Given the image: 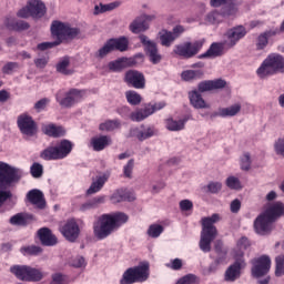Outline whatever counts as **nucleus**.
<instances>
[{"mask_svg": "<svg viewBox=\"0 0 284 284\" xmlns=\"http://www.w3.org/2000/svg\"><path fill=\"white\" fill-rule=\"evenodd\" d=\"M128 221L130 216L123 212L104 213L93 223V234L98 241H103Z\"/></svg>", "mask_w": 284, "mask_h": 284, "instance_id": "nucleus-1", "label": "nucleus"}, {"mask_svg": "<svg viewBox=\"0 0 284 284\" xmlns=\"http://www.w3.org/2000/svg\"><path fill=\"white\" fill-rule=\"evenodd\" d=\"M51 33L53 37H57V41L39 43L37 48L41 52L57 48V45H61L63 39H74L75 37H79L81 30L79 28H72L68 23L55 20L51 24Z\"/></svg>", "mask_w": 284, "mask_h": 284, "instance_id": "nucleus-2", "label": "nucleus"}, {"mask_svg": "<svg viewBox=\"0 0 284 284\" xmlns=\"http://www.w3.org/2000/svg\"><path fill=\"white\" fill-rule=\"evenodd\" d=\"M219 221H221V216L216 213H214L212 216L202 219V232L199 245L200 250L205 254H207V252H212V241H214L219 234L214 223H219Z\"/></svg>", "mask_w": 284, "mask_h": 284, "instance_id": "nucleus-3", "label": "nucleus"}, {"mask_svg": "<svg viewBox=\"0 0 284 284\" xmlns=\"http://www.w3.org/2000/svg\"><path fill=\"white\" fill-rule=\"evenodd\" d=\"M74 144L70 140H61L57 146H48L40 153L43 161H61L70 156Z\"/></svg>", "mask_w": 284, "mask_h": 284, "instance_id": "nucleus-4", "label": "nucleus"}, {"mask_svg": "<svg viewBox=\"0 0 284 284\" xmlns=\"http://www.w3.org/2000/svg\"><path fill=\"white\" fill-rule=\"evenodd\" d=\"M150 278V262H140L138 266L129 267L122 275L120 284L145 283Z\"/></svg>", "mask_w": 284, "mask_h": 284, "instance_id": "nucleus-5", "label": "nucleus"}, {"mask_svg": "<svg viewBox=\"0 0 284 284\" xmlns=\"http://www.w3.org/2000/svg\"><path fill=\"white\" fill-rule=\"evenodd\" d=\"M257 77L265 79V77H272L277 72L284 73V58L278 53L270 54L257 69Z\"/></svg>", "mask_w": 284, "mask_h": 284, "instance_id": "nucleus-6", "label": "nucleus"}, {"mask_svg": "<svg viewBox=\"0 0 284 284\" xmlns=\"http://www.w3.org/2000/svg\"><path fill=\"white\" fill-rule=\"evenodd\" d=\"M10 272L14 274L19 281H26L27 283H39V281H43V272L32 266L13 265L10 267Z\"/></svg>", "mask_w": 284, "mask_h": 284, "instance_id": "nucleus-7", "label": "nucleus"}, {"mask_svg": "<svg viewBox=\"0 0 284 284\" xmlns=\"http://www.w3.org/2000/svg\"><path fill=\"white\" fill-rule=\"evenodd\" d=\"M204 43L205 40H197L195 42H184L183 44L175 45L173 52L174 54H178V57H182V59H192V57H196V54L201 52V49L203 48Z\"/></svg>", "mask_w": 284, "mask_h": 284, "instance_id": "nucleus-8", "label": "nucleus"}, {"mask_svg": "<svg viewBox=\"0 0 284 284\" xmlns=\"http://www.w3.org/2000/svg\"><path fill=\"white\" fill-rule=\"evenodd\" d=\"M239 14V8L236 4L230 3L223 6L220 10H215L207 14V21L210 23H222L223 19H234Z\"/></svg>", "mask_w": 284, "mask_h": 284, "instance_id": "nucleus-9", "label": "nucleus"}, {"mask_svg": "<svg viewBox=\"0 0 284 284\" xmlns=\"http://www.w3.org/2000/svg\"><path fill=\"white\" fill-rule=\"evenodd\" d=\"M251 274L253 278H262V276H267L270 270L272 268V260L267 255H262L252 261Z\"/></svg>", "mask_w": 284, "mask_h": 284, "instance_id": "nucleus-10", "label": "nucleus"}, {"mask_svg": "<svg viewBox=\"0 0 284 284\" xmlns=\"http://www.w3.org/2000/svg\"><path fill=\"white\" fill-rule=\"evenodd\" d=\"M17 125L24 136H34L39 131L37 122L32 119V115L28 113H22L18 116Z\"/></svg>", "mask_w": 284, "mask_h": 284, "instance_id": "nucleus-11", "label": "nucleus"}, {"mask_svg": "<svg viewBox=\"0 0 284 284\" xmlns=\"http://www.w3.org/2000/svg\"><path fill=\"white\" fill-rule=\"evenodd\" d=\"M165 108V102H156L154 104L149 103L143 109H139L135 112H131L130 119L136 123L140 121H145L148 116H152L154 112H159V110H163Z\"/></svg>", "mask_w": 284, "mask_h": 284, "instance_id": "nucleus-12", "label": "nucleus"}, {"mask_svg": "<svg viewBox=\"0 0 284 284\" xmlns=\"http://www.w3.org/2000/svg\"><path fill=\"white\" fill-rule=\"evenodd\" d=\"M84 94H85V91L83 90L70 89L64 94V98L57 95L55 100L62 108H72V105H74L75 103H79V101L83 99Z\"/></svg>", "mask_w": 284, "mask_h": 284, "instance_id": "nucleus-13", "label": "nucleus"}, {"mask_svg": "<svg viewBox=\"0 0 284 284\" xmlns=\"http://www.w3.org/2000/svg\"><path fill=\"white\" fill-rule=\"evenodd\" d=\"M139 39L142 45H144L145 52L151 63H153L154 65H156L158 63H161V59H163V57L161 55V53H159V47L155 44V42L149 40L148 36L145 34H141Z\"/></svg>", "mask_w": 284, "mask_h": 284, "instance_id": "nucleus-14", "label": "nucleus"}, {"mask_svg": "<svg viewBox=\"0 0 284 284\" xmlns=\"http://www.w3.org/2000/svg\"><path fill=\"white\" fill-rule=\"evenodd\" d=\"M124 83H126L129 88H134L135 90H144L145 75L138 70H129L124 74Z\"/></svg>", "mask_w": 284, "mask_h": 284, "instance_id": "nucleus-15", "label": "nucleus"}, {"mask_svg": "<svg viewBox=\"0 0 284 284\" xmlns=\"http://www.w3.org/2000/svg\"><path fill=\"white\" fill-rule=\"evenodd\" d=\"M245 260L243 257H239L235 260L233 264H231L225 273H224V281L226 283H234L241 278V271L245 270Z\"/></svg>", "mask_w": 284, "mask_h": 284, "instance_id": "nucleus-16", "label": "nucleus"}, {"mask_svg": "<svg viewBox=\"0 0 284 284\" xmlns=\"http://www.w3.org/2000/svg\"><path fill=\"white\" fill-rule=\"evenodd\" d=\"M254 230L260 236H267L274 230V222L265 213H262L254 221Z\"/></svg>", "mask_w": 284, "mask_h": 284, "instance_id": "nucleus-17", "label": "nucleus"}, {"mask_svg": "<svg viewBox=\"0 0 284 284\" xmlns=\"http://www.w3.org/2000/svg\"><path fill=\"white\" fill-rule=\"evenodd\" d=\"M59 230L62 236L70 243H74L79 239V234H81V229H79L75 220H68Z\"/></svg>", "mask_w": 284, "mask_h": 284, "instance_id": "nucleus-18", "label": "nucleus"}, {"mask_svg": "<svg viewBox=\"0 0 284 284\" xmlns=\"http://www.w3.org/2000/svg\"><path fill=\"white\" fill-rule=\"evenodd\" d=\"M19 179L17 174V169L10 166L6 162H0V190L3 185H10Z\"/></svg>", "mask_w": 284, "mask_h": 284, "instance_id": "nucleus-19", "label": "nucleus"}, {"mask_svg": "<svg viewBox=\"0 0 284 284\" xmlns=\"http://www.w3.org/2000/svg\"><path fill=\"white\" fill-rule=\"evenodd\" d=\"M153 19H155L154 16H140L131 22L129 30H131L133 34H140V32H145V30H149L150 28V24L148 22L153 21Z\"/></svg>", "mask_w": 284, "mask_h": 284, "instance_id": "nucleus-20", "label": "nucleus"}, {"mask_svg": "<svg viewBox=\"0 0 284 284\" xmlns=\"http://www.w3.org/2000/svg\"><path fill=\"white\" fill-rule=\"evenodd\" d=\"M247 34V29H245L244 26H236L231 28L226 32V38L229 39V45L230 48H234L236 45L237 41H241V39H244V37Z\"/></svg>", "mask_w": 284, "mask_h": 284, "instance_id": "nucleus-21", "label": "nucleus"}, {"mask_svg": "<svg viewBox=\"0 0 284 284\" xmlns=\"http://www.w3.org/2000/svg\"><path fill=\"white\" fill-rule=\"evenodd\" d=\"M133 65H136V58H119L109 62L108 68L111 72H121V70L132 68Z\"/></svg>", "mask_w": 284, "mask_h": 284, "instance_id": "nucleus-22", "label": "nucleus"}, {"mask_svg": "<svg viewBox=\"0 0 284 284\" xmlns=\"http://www.w3.org/2000/svg\"><path fill=\"white\" fill-rule=\"evenodd\" d=\"M227 82L223 79L205 80L197 84V92H211V90H223Z\"/></svg>", "mask_w": 284, "mask_h": 284, "instance_id": "nucleus-23", "label": "nucleus"}, {"mask_svg": "<svg viewBox=\"0 0 284 284\" xmlns=\"http://www.w3.org/2000/svg\"><path fill=\"white\" fill-rule=\"evenodd\" d=\"M38 237L41 242V245H44L45 247H52L59 243L57 235L52 234V230L49 227H41L38 231Z\"/></svg>", "mask_w": 284, "mask_h": 284, "instance_id": "nucleus-24", "label": "nucleus"}, {"mask_svg": "<svg viewBox=\"0 0 284 284\" xmlns=\"http://www.w3.org/2000/svg\"><path fill=\"white\" fill-rule=\"evenodd\" d=\"M27 199L31 205H37L39 210H43L45 207V197L43 196V192L40 190L33 189L27 193Z\"/></svg>", "mask_w": 284, "mask_h": 284, "instance_id": "nucleus-25", "label": "nucleus"}, {"mask_svg": "<svg viewBox=\"0 0 284 284\" xmlns=\"http://www.w3.org/2000/svg\"><path fill=\"white\" fill-rule=\"evenodd\" d=\"M90 143L94 152H103L108 145H112V138L109 135L94 136L91 139Z\"/></svg>", "mask_w": 284, "mask_h": 284, "instance_id": "nucleus-26", "label": "nucleus"}, {"mask_svg": "<svg viewBox=\"0 0 284 284\" xmlns=\"http://www.w3.org/2000/svg\"><path fill=\"white\" fill-rule=\"evenodd\" d=\"M276 34H278V31L276 30H267L262 32L255 41V48L256 50H265L270 43V39H272V37H276Z\"/></svg>", "mask_w": 284, "mask_h": 284, "instance_id": "nucleus-27", "label": "nucleus"}, {"mask_svg": "<svg viewBox=\"0 0 284 284\" xmlns=\"http://www.w3.org/2000/svg\"><path fill=\"white\" fill-rule=\"evenodd\" d=\"M42 132L51 139H61V136H65V129L54 123L44 125Z\"/></svg>", "mask_w": 284, "mask_h": 284, "instance_id": "nucleus-28", "label": "nucleus"}, {"mask_svg": "<svg viewBox=\"0 0 284 284\" xmlns=\"http://www.w3.org/2000/svg\"><path fill=\"white\" fill-rule=\"evenodd\" d=\"M189 101L195 110H205V108H210L207 102L203 99L200 91L193 90L189 92Z\"/></svg>", "mask_w": 284, "mask_h": 284, "instance_id": "nucleus-29", "label": "nucleus"}, {"mask_svg": "<svg viewBox=\"0 0 284 284\" xmlns=\"http://www.w3.org/2000/svg\"><path fill=\"white\" fill-rule=\"evenodd\" d=\"M108 179L109 176L105 174L98 175L95 180L92 181L90 187L87 190V196H92V194L101 192L105 183H108Z\"/></svg>", "mask_w": 284, "mask_h": 284, "instance_id": "nucleus-30", "label": "nucleus"}, {"mask_svg": "<svg viewBox=\"0 0 284 284\" xmlns=\"http://www.w3.org/2000/svg\"><path fill=\"white\" fill-rule=\"evenodd\" d=\"M29 9L33 19H41L45 14V4L41 0H29Z\"/></svg>", "mask_w": 284, "mask_h": 284, "instance_id": "nucleus-31", "label": "nucleus"}, {"mask_svg": "<svg viewBox=\"0 0 284 284\" xmlns=\"http://www.w3.org/2000/svg\"><path fill=\"white\" fill-rule=\"evenodd\" d=\"M192 119V116L186 115L182 120H174V119H168L166 120V129L170 130V132H181V130H185V123L189 122Z\"/></svg>", "mask_w": 284, "mask_h": 284, "instance_id": "nucleus-32", "label": "nucleus"}, {"mask_svg": "<svg viewBox=\"0 0 284 284\" xmlns=\"http://www.w3.org/2000/svg\"><path fill=\"white\" fill-rule=\"evenodd\" d=\"M264 213L272 220L273 223H275L278 216H283L284 205L283 203L277 202L271 207H268Z\"/></svg>", "mask_w": 284, "mask_h": 284, "instance_id": "nucleus-33", "label": "nucleus"}, {"mask_svg": "<svg viewBox=\"0 0 284 284\" xmlns=\"http://www.w3.org/2000/svg\"><path fill=\"white\" fill-rule=\"evenodd\" d=\"M32 215L27 213H18L10 217L9 223L11 225H18L19 227H26L29 221H31Z\"/></svg>", "mask_w": 284, "mask_h": 284, "instance_id": "nucleus-34", "label": "nucleus"}, {"mask_svg": "<svg viewBox=\"0 0 284 284\" xmlns=\"http://www.w3.org/2000/svg\"><path fill=\"white\" fill-rule=\"evenodd\" d=\"M223 54V44L213 42L205 53L199 55V59H207L210 57H221Z\"/></svg>", "mask_w": 284, "mask_h": 284, "instance_id": "nucleus-35", "label": "nucleus"}, {"mask_svg": "<svg viewBox=\"0 0 284 284\" xmlns=\"http://www.w3.org/2000/svg\"><path fill=\"white\" fill-rule=\"evenodd\" d=\"M100 132H114V130H121V120H106L99 124Z\"/></svg>", "mask_w": 284, "mask_h": 284, "instance_id": "nucleus-36", "label": "nucleus"}, {"mask_svg": "<svg viewBox=\"0 0 284 284\" xmlns=\"http://www.w3.org/2000/svg\"><path fill=\"white\" fill-rule=\"evenodd\" d=\"M205 73L203 70H185L181 73L182 81L191 82V81H199V79H203Z\"/></svg>", "mask_w": 284, "mask_h": 284, "instance_id": "nucleus-37", "label": "nucleus"}, {"mask_svg": "<svg viewBox=\"0 0 284 284\" xmlns=\"http://www.w3.org/2000/svg\"><path fill=\"white\" fill-rule=\"evenodd\" d=\"M123 201H134V196L130 195V192L123 189L116 190L111 195V202L112 203H123Z\"/></svg>", "mask_w": 284, "mask_h": 284, "instance_id": "nucleus-38", "label": "nucleus"}, {"mask_svg": "<svg viewBox=\"0 0 284 284\" xmlns=\"http://www.w3.org/2000/svg\"><path fill=\"white\" fill-rule=\"evenodd\" d=\"M119 6H121V1H115L108 4H103V3L97 4L94 7L93 14L99 16V14H103L104 12H112V10H116Z\"/></svg>", "mask_w": 284, "mask_h": 284, "instance_id": "nucleus-39", "label": "nucleus"}, {"mask_svg": "<svg viewBox=\"0 0 284 284\" xmlns=\"http://www.w3.org/2000/svg\"><path fill=\"white\" fill-rule=\"evenodd\" d=\"M69 68H70V58L68 57L63 58L60 62H58L55 67L57 72H59L60 74H64V77H70L71 74H74V70Z\"/></svg>", "mask_w": 284, "mask_h": 284, "instance_id": "nucleus-40", "label": "nucleus"}, {"mask_svg": "<svg viewBox=\"0 0 284 284\" xmlns=\"http://www.w3.org/2000/svg\"><path fill=\"white\" fill-rule=\"evenodd\" d=\"M109 42L111 43L113 50H119V52H125L130 45V41L125 37L110 39Z\"/></svg>", "mask_w": 284, "mask_h": 284, "instance_id": "nucleus-41", "label": "nucleus"}, {"mask_svg": "<svg viewBox=\"0 0 284 284\" xmlns=\"http://www.w3.org/2000/svg\"><path fill=\"white\" fill-rule=\"evenodd\" d=\"M159 39L161 45H163L164 48H170L174 43V41H176L174 36H172V31H168L165 29L159 32Z\"/></svg>", "mask_w": 284, "mask_h": 284, "instance_id": "nucleus-42", "label": "nucleus"}, {"mask_svg": "<svg viewBox=\"0 0 284 284\" xmlns=\"http://www.w3.org/2000/svg\"><path fill=\"white\" fill-rule=\"evenodd\" d=\"M221 109V118L227 119V116H236L239 112H241V103H235L227 108H220Z\"/></svg>", "mask_w": 284, "mask_h": 284, "instance_id": "nucleus-43", "label": "nucleus"}, {"mask_svg": "<svg viewBox=\"0 0 284 284\" xmlns=\"http://www.w3.org/2000/svg\"><path fill=\"white\" fill-rule=\"evenodd\" d=\"M20 252L23 256H39V254L43 252V248L37 245H29V246H22L20 248Z\"/></svg>", "mask_w": 284, "mask_h": 284, "instance_id": "nucleus-44", "label": "nucleus"}, {"mask_svg": "<svg viewBox=\"0 0 284 284\" xmlns=\"http://www.w3.org/2000/svg\"><path fill=\"white\" fill-rule=\"evenodd\" d=\"M125 97L130 105H139V103H141L142 101L141 94H139L136 91H126Z\"/></svg>", "mask_w": 284, "mask_h": 284, "instance_id": "nucleus-45", "label": "nucleus"}, {"mask_svg": "<svg viewBox=\"0 0 284 284\" xmlns=\"http://www.w3.org/2000/svg\"><path fill=\"white\" fill-rule=\"evenodd\" d=\"M155 134H156V129H154L153 126H149L144 131H138L136 139H139L140 141H145L148 139H152V136H154Z\"/></svg>", "mask_w": 284, "mask_h": 284, "instance_id": "nucleus-46", "label": "nucleus"}, {"mask_svg": "<svg viewBox=\"0 0 284 284\" xmlns=\"http://www.w3.org/2000/svg\"><path fill=\"white\" fill-rule=\"evenodd\" d=\"M110 52H114V49L110 40L95 53V59H105Z\"/></svg>", "mask_w": 284, "mask_h": 284, "instance_id": "nucleus-47", "label": "nucleus"}, {"mask_svg": "<svg viewBox=\"0 0 284 284\" xmlns=\"http://www.w3.org/2000/svg\"><path fill=\"white\" fill-rule=\"evenodd\" d=\"M163 225L152 224L149 226L148 235L151 236V239H159L160 234H163Z\"/></svg>", "mask_w": 284, "mask_h": 284, "instance_id": "nucleus-48", "label": "nucleus"}, {"mask_svg": "<svg viewBox=\"0 0 284 284\" xmlns=\"http://www.w3.org/2000/svg\"><path fill=\"white\" fill-rule=\"evenodd\" d=\"M275 276H284V255H280L275 258Z\"/></svg>", "mask_w": 284, "mask_h": 284, "instance_id": "nucleus-49", "label": "nucleus"}, {"mask_svg": "<svg viewBox=\"0 0 284 284\" xmlns=\"http://www.w3.org/2000/svg\"><path fill=\"white\" fill-rule=\"evenodd\" d=\"M30 172L33 179H41L43 176V165L39 162H36L31 165Z\"/></svg>", "mask_w": 284, "mask_h": 284, "instance_id": "nucleus-50", "label": "nucleus"}, {"mask_svg": "<svg viewBox=\"0 0 284 284\" xmlns=\"http://www.w3.org/2000/svg\"><path fill=\"white\" fill-rule=\"evenodd\" d=\"M9 28H11V30H16V32H21L22 30H28L30 24L23 20H17L9 24Z\"/></svg>", "mask_w": 284, "mask_h": 284, "instance_id": "nucleus-51", "label": "nucleus"}, {"mask_svg": "<svg viewBox=\"0 0 284 284\" xmlns=\"http://www.w3.org/2000/svg\"><path fill=\"white\" fill-rule=\"evenodd\" d=\"M241 170L244 172L250 171L252 168V158L250 156V153H244L243 156L241 158Z\"/></svg>", "mask_w": 284, "mask_h": 284, "instance_id": "nucleus-52", "label": "nucleus"}, {"mask_svg": "<svg viewBox=\"0 0 284 284\" xmlns=\"http://www.w3.org/2000/svg\"><path fill=\"white\" fill-rule=\"evenodd\" d=\"M68 275H63L61 273H54L51 276V283L50 284H68Z\"/></svg>", "mask_w": 284, "mask_h": 284, "instance_id": "nucleus-53", "label": "nucleus"}, {"mask_svg": "<svg viewBox=\"0 0 284 284\" xmlns=\"http://www.w3.org/2000/svg\"><path fill=\"white\" fill-rule=\"evenodd\" d=\"M133 171H134V159H131L123 166V174H124L125 179H132Z\"/></svg>", "mask_w": 284, "mask_h": 284, "instance_id": "nucleus-54", "label": "nucleus"}, {"mask_svg": "<svg viewBox=\"0 0 284 284\" xmlns=\"http://www.w3.org/2000/svg\"><path fill=\"white\" fill-rule=\"evenodd\" d=\"M206 187L210 194H219L223 190V184L221 182H210Z\"/></svg>", "mask_w": 284, "mask_h": 284, "instance_id": "nucleus-55", "label": "nucleus"}, {"mask_svg": "<svg viewBox=\"0 0 284 284\" xmlns=\"http://www.w3.org/2000/svg\"><path fill=\"white\" fill-rule=\"evenodd\" d=\"M226 185L230 190H241V181L234 176H229L226 179Z\"/></svg>", "mask_w": 284, "mask_h": 284, "instance_id": "nucleus-56", "label": "nucleus"}, {"mask_svg": "<svg viewBox=\"0 0 284 284\" xmlns=\"http://www.w3.org/2000/svg\"><path fill=\"white\" fill-rule=\"evenodd\" d=\"M19 68V62H8L3 65L2 72L3 74H12V71Z\"/></svg>", "mask_w": 284, "mask_h": 284, "instance_id": "nucleus-57", "label": "nucleus"}, {"mask_svg": "<svg viewBox=\"0 0 284 284\" xmlns=\"http://www.w3.org/2000/svg\"><path fill=\"white\" fill-rule=\"evenodd\" d=\"M194 209V203H192V201L190 200H182L180 202V210L182 212H190V210Z\"/></svg>", "mask_w": 284, "mask_h": 284, "instance_id": "nucleus-58", "label": "nucleus"}, {"mask_svg": "<svg viewBox=\"0 0 284 284\" xmlns=\"http://www.w3.org/2000/svg\"><path fill=\"white\" fill-rule=\"evenodd\" d=\"M196 282V275L189 274L178 281L176 284H193Z\"/></svg>", "mask_w": 284, "mask_h": 284, "instance_id": "nucleus-59", "label": "nucleus"}, {"mask_svg": "<svg viewBox=\"0 0 284 284\" xmlns=\"http://www.w3.org/2000/svg\"><path fill=\"white\" fill-rule=\"evenodd\" d=\"M48 103H50V100L48 98H43L41 100H39L36 104H34V109L38 112H41V110H45V106L48 105Z\"/></svg>", "mask_w": 284, "mask_h": 284, "instance_id": "nucleus-60", "label": "nucleus"}, {"mask_svg": "<svg viewBox=\"0 0 284 284\" xmlns=\"http://www.w3.org/2000/svg\"><path fill=\"white\" fill-rule=\"evenodd\" d=\"M9 199H12L11 191H0V207H2L3 203H6V201H9Z\"/></svg>", "mask_w": 284, "mask_h": 284, "instance_id": "nucleus-61", "label": "nucleus"}, {"mask_svg": "<svg viewBox=\"0 0 284 284\" xmlns=\"http://www.w3.org/2000/svg\"><path fill=\"white\" fill-rule=\"evenodd\" d=\"M231 212L232 214H239V212L241 211V200L235 199L231 202Z\"/></svg>", "mask_w": 284, "mask_h": 284, "instance_id": "nucleus-62", "label": "nucleus"}, {"mask_svg": "<svg viewBox=\"0 0 284 284\" xmlns=\"http://www.w3.org/2000/svg\"><path fill=\"white\" fill-rule=\"evenodd\" d=\"M18 17L21 19H28V17H32V13L30 11V4L27 6V8H22L18 11Z\"/></svg>", "mask_w": 284, "mask_h": 284, "instance_id": "nucleus-63", "label": "nucleus"}, {"mask_svg": "<svg viewBox=\"0 0 284 284\" xmlns=\"http://www.w3.org/2000/svg\"><path fill=\"white\" fill-rule=\"evenodd\" d=\"M275 152H276V154H282V156H284V138L280 139L275 143Z\"/></svg>", "mask_w": 284, "mask_h": 284, "instance_id": "nucleus-64", "label": "nucleus"}]
</instances>
